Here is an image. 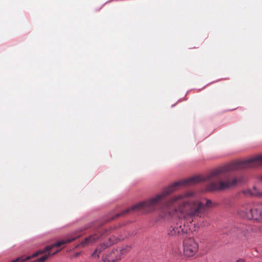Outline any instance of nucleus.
<instances>
[{
	"label": "nucleus",
	"mask_w": 262,
	"mask_h": 262,
	"mask_svg": "<svg viewBox=\"0 0 262 262\" xmlns=\"http://www.w3.org/2000/svg\"><path fill=\"white\" fill-rule=\"evenodd\" d=\"M214 206L209 199L204 203L199 199L191 197L190 193L174 195L161 208L160 217L167 220L176 216L178 221L167 228L168 236L183 239L190 231L189 225L206 216L208 210Z\"/></svg>",
	"instance_id": "nucleus-1"
},
{
	"label": "nucleus",
	"mask_w": 262,
	"mask_h": 262,
	"mask_svg": "<svg viewBox=\"0 0 262 262\" xmlns=\"http://www.w3.org/2000/svg\"><path fill=\"white\" fill-rule=\"evenodd\" d=\"M229 172V165L227 164L213 169L205 176H197L175 182L164 188L162 191L154 197L136 204L132 207L126 209L120 213L117 214L115 217L135 212H150L155 211L158 209L159 206L160 214L161 206L168 200L167 199L163 202L164 199L180 187L189 186L200 182L207 181L209 182L206 186L207 191H219L228 188L229 187V181H223L222 179L223 177H228ZM114 218L115 217H112L111 220Z\"/></svg>",
	"instance_id": "nucleus-2"
},
{
	"label": "nucleus",
	"mask_w": 262,
	"mask_h": 262,
	"mask_svg": "<svg viewBox=\"0 0 262 262\" xmlns=\"http://www.w3.org/2000/svg\"><path fill=\"white\" fill-rule=\"evenodd\" d=\"M238 215L248 220L262 222V203H246L239 208Z\"/></svg>",
	"instance_id": "nucleus-3"
},
{
	"label": "nucleus",
	"mask_w": 262,
	"mask_h": 262,
	"mask_svg": "<svg viewBox=\"0 0 262 262\" xmlns=\"http://www.w3.org/2000/svg\"><path fill=\"white\" fill-rule=\"evenodd\" d=\"M262 165V155L244 161H230V170L245 169Z\"/></svg>",
	"instance_id": "nucleus-4"
},
{
	"label": "nucleus",
	"mask_w": 262,
	"mask_h": 262,
	"mask_svg": "<svg viewBox=\"0 0 262 262\" xmlns=\"http://www.w3.org/2000/svg\"><path fill=\"white\" fill-rule=\"evenodd\" d=\"M199 245L193 238H188L183 242V252L187 257H192L197 253Z\"/></svg>",
	"instance_id": "nucleus-5"
},
{
	"label": "nucleus",
	"mask_w": 262,
	"mask_h": 262,
	"mask_svg": "<svg viewBox=\"0 0 262 262\" xmlns=\"http://www.w3.org/2000/svg\"><path fill=\"white\" fill-rule=\"evenodd\" d=\"M117 240V239L114 237H110L107 241L100 244L97 246L95 251L92 253V256L94 258H98L101 253L109 247L114 244L116 242Z\"/></svg>",
	"instance_id": "nucleus-6"
},
{
	"label": "nucleus",
	"mask_w": 262,
	"mask_h": 262,
	"mask_svg": "<svg viewBox=\"0 0 262 262\" xmlns=\"http://www.w3.org/2000/svg\"><path fill=\"white\" fill-rule=\"evenodd\" d=\"M101 236V231L100 229H99L96 230L94 233L85 238L84 239L81 241L78 247H84L92 245L97 242Z\"/></svg>",
	"instance_id": "nucleus-7"
},
{
	"label": "nucleus",
	"mask_w": 262,
	"mask_h": 262,
	"mask_svg": "<svg viewBox=\"0 0 262 262\" xmlns=\"http://www.w3.org/2000/svg\"><path fill=\"white\" fill-rule=\"evenodd\" d=\"M120 254L118 249L112 250L102 256V260L104 262H116L120 260Z\"/></svg>",
	"instance_id": "nucleus-8"
},
{
	"label": "nucleus",
	"mask_w": 262,
	"mask_h": 262,
	"mask_svg": "<svg viewBox=\"0 0 262 262\" xmlns=\"http://www.w3.org/2000/svg\"><path fill=\"white\" fill-rule=\"evenodd\" d=\"M243 193L247 196H256L258 198H262V191L259 192L256 189V187H254L253 190L246 189L242 191Z\"/></svg>",
	"instance_id": "nucleus-9"
},
{
	"label": "nucleus",
	"mask_w": 262,
	"mask_h": 262,
	"mask_svg": "<svg viewBox=\"0 0 262 262\" xmlns=\"http://www.w3.org/2000/svg\"><path fill=\"white\" fill-rule=\"evenodd\" d=\"M246 182V178L243 176H239L230 180V188L236 186Z\"/></svg>",
	"instance_id": "nucleus-10"
},
{
	"label": "nucleus",
	"mask_w": 262,
	"mask_h": 262,
	"mask_svg": "<svg viewBox=\"0 0 262 262\" xmlns=\"http://www.w3.org/2000/svg\"><path fill=\"white\" fill-rule=\"evenodd\" d=\"M236 228L237 231L242 234L244 236H246L250 229V227L249 226L244 224L237 225Z\"/></svg>",
	"instance_id": "nucleus-11"
},
{
	"label": "nucleus",
	"mask_w": 262,
	"mask_h": 262,
	"mask_svg": "<svg viewBox=\"0 0 262 262\" xmlns=\"http://www.w3.org/2000/svg\"><path fill=\"white\" fill-rule=\"evenodd\" d=\"M119 251V253L120 254V258L121 256L125 255L127 253L130 251L131 247L129 246H125L117 249Z\"/></svg>",
	"instance_id": "nucleus-12"
},
{
	"label": "nucleus",
	"mask_w": 262,
	"mask_h": 262,
	"mask_svg": "<svg viewBox=\"0 0 262 262\" xmlns=\"http://www.w3.org/2000/svg\"><path fill=\"white\" fill-rule=\"evenodd\" d=\"M245 260L244 259H239L237 260L235 262H244Z\"/></svg>",
	"instance_id": "nucleus-13"
},
{
	"label": "nucleus",
	"mask_w": 262,
	"mask_h": 262,
	"mask_svg": "<svg viewBox=\"0 0 262 262\" xmlns=\"http://www.w3.org/2000/svg\"><path fill=\"white\" fill-rule=\"evenodd\" d=\"M80 253H79V252L75 253L74 254V257H77V256H78L80 255Z\"/></svg>",
	"instance_id": "nucleus-14"
},
{
	"label": "nucleus",
	"mask_w": 262,
	"mask_h": 262,
	"mask_svg": "<svg viewBox=\"0 0 262 262\" xmlns=\"http://www.w3.org/2000/svg\"><path fill=\"white\" fill-rule=\"evenodd\" d=\"M258 179L259 180L262 181V175L259 176Z\"/></svg>",
	"instance_id": "nucleus-15"
}]
</instances>
